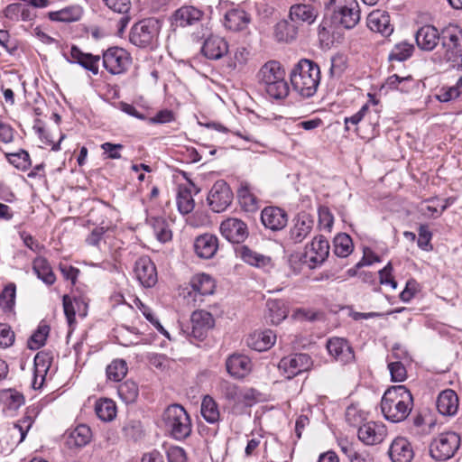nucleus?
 Instances as JSON below:
<instances>
[{
	"label": "nucleus",
	"mask_w": 462,
	"mask_h": 462,
	"mask_svg": "<svg viewBox=\"0 0 462 462\" xmlns=\"http://www.w3.org/2000/svg\"><path fill=\"white\" fill-rule=\"evenodd\" d=\"M405 363L401 361H392L388 364L392 381L393 382H403L407 378V371L405 368Z\"/></svg>",
	"instance_id": "obj_58"
},
{
	"label": "nucleus",
	"mask_w": 462,
	"mask_h": 462,
	"mask_svg": "<svg viewBox=\"0 0 462 462\" xmlns=\"http://www.w3.org/2000/svg\"><path fill=\"white\" fill-rule=\"evenodd\" d=\"M260 393L254 388L241 387L238 407H251L257 402Z\"/></svg>",
	"instance_id": "obj_56"
},
{
	"label": "nucleus",
	"mask_w": 462,
	"mask_h": 462,
	"mask_svg": "<svg viewBox=\"0 0 462 462\" xmlns=\"http://www.w3.org/2000/svg\"><path fill=\"white\" fill-rule=\"evenodd\" d=\"M414 47L412 44L402 42L394 45L389 53L388 59L390 61H404L412 55Z\"/></svg>",
	"instance_id": "obj_50"
},
{
	"label": "nucleus",
	"mask_w": 462,
	"mask_h": 462,
	"mask_svg": "<svg viewBox=\"0 0 462 462\" xmlns=\"http://www.w3.org/2000/svg\"><path fill=\"white\" fill-rule=\"evenodd\" d=\"M327 8L334 23L346 29L354 28L360 21V8L356 0H330Z\"/></svg>",
	"instance_id": "obj_5"
},
{
	"label": "nucleus",
	"mask_w": 462,
	"mask_h": 462,
	"mask_svg": "<svg viewBox=\"0 0 462 462\" xmlns=\"http://www.w3.org/2000/svg\"><path fill=\"white\" fill-rule=\"evenodd\" d=\"M95 411L97 417L103 421H110L116 415V403L110 399H102L97 402Z\"/></svg>",
	"instance_id": "obj_46"
},
{
	"label": "nucleus",
	"mask_w": 462,
	"mask_h": 462,
	"mask_svg": "<svg viewBox=\"0 0 462 462\" xmlns=\"http://www.w3.org/2000/svg\"><path fill=\"white\" fill-rule=\"evenodd\" d=\"M215 319L211 313L206 310H195L190 317V326L182 331L188 337L202 341L208 332L214 327Z\"/></svg>",
	"instance_id": "obj_9"
},
{
	"label": "nucleus",
	"mask_w": 462,
	"mask_h": 462,
	"mask_svg": "<svg viewBox=\"0 0 462 462\" xmlns=\"http://www.w3.org/2000/svg\"><path fill=\"white\" fill-rule=\"evenodd\" d=\"M168 462H186L187 453L185 449L179 446H171L167 452Z\"/></svg>",
	"instance_id": "obj_64"
},
{
	"label": "nucleus",
	"mask_w": 462,
	"mask_h": 462,
	"mask_svg": "<svg viewBox=\"0 0 462 462\" xmlns=\"http://www.w3.org/2000/svg\"><path fill=\"white\" fill-rule=\"evenodd\" d=\"M165 430L175 440H184L192 431V423L187 411L180 404L169 405L162 413Z\"/></svg>",
	"instance_id": "obj_3"
},
{
	"label": "nucleus",
	"mask_w": 462,
	"mask_h": 462,
	"mask_svg": "<svg viewBox=\"0 0 462 462\" xmlns=\"http://www.w3.org/2000/svg\"><path fill=\"white\" fill-rule=\"evenodd\" d=\"M194 41H200L205 39L201 48L202 53L210 60H218L226 55L228 51V44L225 39L211 35L210 30L208 25L201 24V31L192 33Z\"/></svg>",
	"instance_id": "obj_6"
},
{
	"label": "nucleus",
	"mask_w": 462,
	"mask_h": 462,
	"mask_svg": "<svg viewBox=\"0 0 462 462\" xmlns=\"http://www.w3.org/2000/svg\"><path fill=\"white\" fill-rule=\"evenodd\" d=\"M436 405L440 414L453 416L458 410V397L455 391L447 389L439 394Z\"/></svg>",
	"instance_id": "obj_28"
},
{
	"label": "nucleus",
	"mask_w": 462,
	"mask_h": 462,
	"mask_svg": "<svg viewBox=\"0 0 462 462\" xmlns=\"http://www.w3.org/2000/svg\"><path fill=\"white\" fill-rule=\"evenodd\" d=\"M117 393L125 403H134L139 395V388L135 382L127 380L118 386Z\"/></svg>",
	"instance_id": "obj_45"
},
{
	"label": "nucleus",
	"mask_w": 462,
	"mask_h": 462,
	"mask_svg": "<svg viewBox=\"0 0 462 462\" xmlns=\"http://www.w3.org/2000/svg\"><path fill=\"white\" fill-rule=\"evenodd\" d=\"M261 221L265 228L280 231L287 226L288 214L279 207H265L261 212Z\"/></svg>",
	"instance_id": "obj_16"
},
{
	"label": "nucleus",
	"mask_w": 462,
	"mask_h": 462,
	"mask_svg": "<svg viewBox=\"0 0 462 462\" xmlns=\"http://www.w3.org/2000/svg\"><path fill=\"white\" fill-rule=\"evenodd\" d=\"M49 332L50 327L48 325H40L29 338L28 347L32 350L39 349L45 344Z\"/></svg>",
	"instance_id": "obj_51"
},
{
	"label": "nucleus",
	"mask_w": 462,
	"mask_h": 462,
	"mask_svg": "<svg viewBox=\"0 0 462 462\" xmlns=\"http://www.w3.org/2000/svg\"><path fill=\"white\" fill-rule=\"evenodd\" d=\"M190 286L192 291H189V295L191 296L192 292H194L195 297L198 295L201 297L213 294L216 288V283L210 275L206 273H199L191 278ZM193 300L196 302L197 299L194 298Z\"/></svg>",
	"instance_id": "obj_29"
},
{
	"label": "nucleus",
	"mask_w": 462,
	"mask_h": 462,
	"mask_svg": "<svg viewBox=\"0 0 462 462\" xmlns=\"http://www.w3.org/2000/svg\"><path fill=\"white\" fill-rule=\"evenodd\" d=\"M134 272L140 283L145 288L153 287L158 281L155 264L148 256L138 258Z\"/></svg>",
	"instance_id": "obj_15"
},
{
	"label": "nucleus",
	"mask_w": 462,
	"mask_h": 462,
	"mask_svg": "<svg viewBox=\"0 0 462 462\" xmlns=\"http://www.w3.org/2000/svg\"><path fill=\"white\" fill-rule=\"evenodd\" d=\"M82 12L79 6H68L55 12H50L48 16L51 21L71 23L81 17Z\"/></svg>",
	"instance_id": "obj_42"
},
{
	"label": "nucleus",
	"mask_w": 462,
	"mask_h": 462,
	"mask_svg": "<svg viewBox=\"0 0 462 462\" xmlns=\"http://www.w3.org/2000/svg\"><path fill=\"white\" fill-rule=\"evenodd\" d=\"M257 78L259 84L263 86L269 82L285 79V71L279 61L269 60L261 67Z\"/></svg>",
	"instance_id": "obj_23"
},
{
	"label": "nucleus",
	"mask_w": 462,
	"mask_h": 462,
	"mask_svg": "<svg viewBox=\"0 0 462 462\" xmlns=\"http://www.w3.org/2000/svg\"><path fill=\"white\" fill-rule=\"evenodd\" d=\"M460 445V437L453 431L441 433L436 438L430 447L432 458L445 461L452 457Z\"/></svg>",
	"instance_id": "obj_7"
},
{
	"label": "nucleus",
	"mask_w": 462,
	"mask_h": 462,
	"mask_svg": "<svg viewBox=\"0 0 462 462\" xmlns=\"http://www.w3.org/2000/svg\"><path fill=\"white\" fill-rule=\"evenodd\" d=\"M70 62L80 65L84 69L91 71L94 75L98 73L99 56L84 53L77 46H72L70 50Z\"/></svg>",
	"instance_id": "obj_31"
},
{
	"label": "nucleus",
	"mask_w": 462,
	"mask_h": 462,
	"mask_svg": "<svg viewBox=\"0 0 462 462\" xmlns=\"http://www.w3.org/2000/svg\"><path fill=\"white\" fill-rule=\"evenodd\" d=\"M218 248V239L211 234H203L198 236L194 242V250L200 258L210 259L215 255Z\"/></svg>",
	"instance_id": "obj_25"
},
{
	"label": "nucleus",
	"mask_w": 462,
	"mask_h": 462,
	"mask_svg": "<svg viewBox=\"0 0 462 462\" xmlns=\"http://www.w3.org/2000/svg\"><path fill=\"white\" fill-rule=\"evenodd\" d=\"M6 157L8 162L18 170L24 171L31 166L30 155L24 150H21L15 153H7Z\"/></svg>",
	"instance_id": "obj_54"
},
{
	"label": "nucleus",
	"mask_w": 462,
	"mask_h": 462,
	"mask_svg": "<svg viewBox=\"0 0 462 462\" xmlns=\"http://www.w3.org/2000/svg\"><path fill=\"white\" fill-rule=\"evenodd\" d=\"M32 270L37 277L47 285H52L56 276L48 260L44 257H36L32 262Z\"/></svg>",
	"instance_id": "obj_36"
},
{
	"label": "nucleus",
	"mask_w": 462,
	"mask_h": 462,
	"mask_svg": "<svg viewBox=\"0 0 462 462\" xmlns=\"http://www.w3.org/2000/svg\"><path fill=\"white\" fill-rule=\"evenodd\" d=\"M240 390V386L226 380L221 381L218 385L221 396L236 407H238Z\"/></svg>",
	"instance_id": "obj_44"
},
{
	"label": "nucleus",
	"mask_w": 462,
	"mask_h": 462,
	"mask_svg": "<svg viewBox=\"0 0 462 462\" xmlns=\"http://www.w3.org/2000/svg\"><path fill=\"white\" fill-rule=\"evenodd\" d=\"M177 207L182 215L190 213L195 206L191 190L187 187H180L177 195Z\"/></svg>",
	"instance_id": "obj_47"
},
{
	"label": "nucleus",
	"mask_w": 462,
	"mask_h": 462,
	"mask_svg": "<svg viewBox=\"0 0 462 462\" xmlns=\"http://www.w3.org/2000/svg\"><path fill=\"white\" fill-rule=\"evenodd\" d=\"M91 439L90 428L85 424H80L69 432L67 443L70 448H82L88 445Z\"/></svg>",
	"instance_id": "obj_34"
},
{
	"label": "nucleus",
	"mask_w": 462,
	"mask_h": 462,
	"mask_svg": "<svg viewBox=\"0 0 462 462\" xmlns=\"http://www.w3.org/2000/svg\"><path fill=\"white\" fill-rule=\"evenodd\" d=\"M297 26L293 22L282 20L274 27V37L278 42H291L296 38Z\"/></svg>",
	"instance_id": "obj_38"
},
{
	"label": "nucleus",
	"mask_w": 462,
	"mask_h": 462,
	"mask_svg": "<svg viewBox=\"0 0 462 462\" xmlns=\"http://www.w3.org/2000/svg\"><path fill=\"white\" fill-rule=\"evenodd\" d=\"M172 20L180 27L193 26L205 20V12L193 5H183L173 13Z\"/></svg>",
	"instance_id": "obj_17"
},
{
	"label": "nucleus",
	"mask_w": 462,
	"mask_h": 462,
	"mask_svg": "<svg viewBox=\"0 0 462 462\" xmlns=\"http://www.w3.org/2000/svg\"><path fill=\"white\" fill-rule=\"evenodd\" d=\"M432 238V233L430 231L427 225H420L419 227V237H418V246L424 251L432 250V245H430V240Z\"/></svg>",
	"instance_id": "obj_59"
},
{
	"label": "nucleus",
	"mask_w": 462,
	"mask_h": 462,
	"mask_svg": "<svg viewBox=\"0 0 462 462\" xmlns=\"http://www.w3.org/2000/svg\"><path fill=\"white\" fill-rule=\"evenodd\" d=\"M318 215L319 225L320 228L330 231L333 226L334 217L330 212L329 208L326 206L319 207L318 210Z\"/></svg>",
	"instance_id": "obj_60"
},
{
	"label": "nucleus",
	"mask_w": 462,
	"mask_h": 462,
	"mask_svg": "<svg viewBox=\"0 0 462 462\" xmlns=\"http://www.w3.org/2000/svg\"><path fill=\"white\" fill-rule=\"evenodd\" d=\"M439 39L440 34L433 25H424L415 34L418 47L427 51H432L439 43Z\"/></svg>",
	"instance_id": "obj_24"
},
{
	"label": "nucleus",
	"mask_w": 462,
	"mask_h": 462,
	"mask_svg": "<svg viewBox=\"0 0 462 462\" xmlns=\"http://www.w3.org/2000/svg\"><path fill=\"white\" fill-rule=\"evenodd\" d=\"M439 34V41L445 51L461 47L460 39L462 37V30L459 26L450 23L446 26Z\"/></svg>",
	"instance_id": "obj_32"
},
{
	"label": "nucleus",
	"mask_w": 462,
	"mask_h": 462,
	"mask_svg": "<svg viewBox=\"0 0 462 462\" xmlns=\"http://www.w3.org/2000/svg\"><path fill=\"white\" fill-rule=\"evenodd\" d=\"M334 254L341 258L347 257L354 250V244L349 235L340 233L333 240Z\"/></svg>",
	"instance_id": "obj_39"
},
{
	"label": "nucleus",
	"mask_w": 462,
	"mask_h": 462,
	"mask_svg": "<svg viewBox=\"0 0 462 462\" xmlns=\"http://www.w3.org/2000/svg\"><path fill=\"white\" fill-rule=\"evenodd\" d=\"M128 366L124 359H115L106 367V373L109 380L120 382L125 378Z\"/></svg>",
	"instance_id": "obj_48"
},
{
	"label": "nucleus",
	"mask_w": 462,
	"mask_h": 462,
	"mask_svg": "<svg viewBox=\"0 0 462 462\" xmlns=\"http://www.w3.org/2000/svg\"><path fill=\"white\" fill-rule=\"evenodd\" d=\"M251 23V15L243 9L234 8L225 14V27L233 32L243 31Z\"/></svg>",
	"instance_id": "obj_27"
},
{
	"label": "nucleus",
	"mask_w": 462,
	"mask_h": 462,
	"mask_svg": "<svg viewBox=\"0 0 462 462\" xmlns=\"http://www.w3.org/2000/svg\"><path fill=\"white\" fill-rule=\"evenodd\" d=\"M238 199L240 204L246 211H254L258 208V199L247 187H242L238 190Z\"/></svg>",
	"instance_id": "obj_52"
},
{
	"label": "nucleus",
	"mask_w": 462,
	"mask_h": 462,
	"mask_svg": "<svg viewBox=\"0 0 462 462\" xmlns=\"http://www.w3.org/2000/svg\"><path fill=\"white\" fill-rule=\"evenodd\" d=\"M328 254L329 244L328 239L323 236H318L306 246L304 261L310 268L313 269L323 263Z\"/></svg>",
	"instance_id": "obj_11"
},
{
	"label": "nucleus",
	"mask_w": 462,
	"mask_h": 462,
	"mask_svg": "<svg viewBox=\"0 0 462 462\" xmlns=\"http://www.w3.org/2000/svg\"><path fill=\"white\" fill-rule=\"evenodd\" d=\"M106 5L118 14H128L131 8L130 0H103Z\"/></svg>",
	"instance_id": "obj_63"
},
{
	"label": "nucleus",
	"mask_w": 462,
	"mask_h": 462,
	"mask_svg": "<svg viewBox=\"0 0 462 462\" xmlns=\"http://www.w3.org/2000/svg\"><path fill=\"white\" fill-rule=\"evenodd\" d=\"M313 217L306 213L300 212L292 219L287 241L289 244L297 245L302 243L313 229Z\"/></svg>",
	"instance_id": "obj_10"
},
{
	"label": "nucleus",
	"mask_w": 462,
	"mask_h": 462,
	"mask_svg": "<svg viewBox=\"0 0 462 462\" xmlns=\"http://www.w3.org/2000/svg\"><path fill=\"white\" fill-rule=\"evenodd\" d=\"M227 373L234 378L242 379L252 370L251 359L242 354H233L226 361Z\"/></svg>",
	"instance_id": "obj_20"
},
{
	"label": "nucleus",
	"mask_w": 462,
	"mask_h": 462,
	"mask_svg": "<svg viewBox=\"0 0 462 462\" xmlns=\"http://www.w3.org/2000/svg\"><path fill=\"white\" fill-rule=\"evenodd\" d=\"M137 307L143 316L156 328V329L167 338L171 339L169 332L162 326L158 319L155 318L152 310L144 305L139 299L136 300Z\"/></svg>",
	"instance_id": "obj_57"
},
{
	"label": "nucleus",
	"mask_w": 462,
	"mask_h": 462,
	"mask_svg": "<svg viewBox=\"0 0 462 462\" xmlns=\"http://www.w3.org/2000/svg\"><path fill=\"white\" fill-rule=\"evenodd\" d=\"M357 435L365 445H376L383 440L386 430L383 424L369 421L359 427Z\"/></svg>",
	"instance_id": "obj_19"
},
{
	"label": "nucleus",
	"mask_w": 462,
	"mask_h": 462,
	"mask_svg": "<svg viewBox=\"0 0 462 462\" xmlns=\"http://www.w3.org/2000/svg\"><path fill=\"white\" fill-rule=\"evenodd\" d=\"M15 303V285L10 283L5 287L0 294V307L5 311L13 310Z\"/></svg>",
	"instance_id": "obj_53"
},
{
	"label": "nucleus",
	"mask_w": 462,
	"mask_h": 462,
	"mask_svg": "<svg viewBox=\"0 0 462 462\" xmlns=\"http://www.w3.org/2000/svg\"><path fill=\"white\" fill-rule=\"evenodd\" d=\"M5 405L9 410L15 411L19 409L24 403L23 395L14 390H7L2 396Z\"/></svg>",
	"instance_id": "obj_55"
},
{
	"label": "nucleus",
	"mask_w": 462,
	"mask_h": 462,
	"mask_svg": "<svg viewBox=\"0 0 462 462\" xmlns=\"http://www.w3.org/2000/svg\"><path fill=\"white\" fill-rule=\"evenodd\" d=\"M151 226L152 227L154 236L161 243H166L172 237V233L170 228L169 223L162 217H152L149 220Z\"/></svg>",
	"instance_id": "obj_40"
},
{
	"label": "nucleus",
	"mask_w": 462,
	"mask_h": 462,
	"mask_svg": "<svg viewBox=\"0 0 462 462\" xmlns=\"http://www.w3.org/2000/svg\"><path fill=\"white\" fill-rule=\"evenodd\" d=\"M232 199V190L223 180H217L213 184L207 197L208 207L217 213L225 211L231 204Z\"/></svg>",
	"instance_id": "obj_8"
},
{
	"label": "nucleus",
	"mask_w": 462,
	"mask_h": 462,
	"mask_svg": "<svg viewBox=\"0 0 462 462\" xmlns=\"http://www.w3.org/2000/svg\"><path fill=\"white\" fill-rule=\"evenodd\" d=\"M201 415L208 423H216L219 420L220 412L216 401L209 395H206L201 402Z\"/></svg>",
	"instance_id": "obj_41"
},
{
	"label": "nucleus",
	"mask_w": 462,
	"mask_h": 462,
	"mask_svg": "<svg viewBox=\"0 0 462 462\" xmlns=\"http://www.w3.org/2000/svg\"><path fill=\"white\" fill-rule=\"evenodd\" d=\"M292 89L303 98L313 97L320 82L319 65L307 59H301L290 75Z\"/></svg>",
	"instance_id": "obj_2"
},
{
	"label": "nucleus",
	"mask_w": 462,
	"mask_h": 462,
	"mask_svg": "<svg viewBox=\"0 0 462 462\" xmlns=\"http://www.w3.org/2000/svg\"><path fill=\"white\" fill-rule=\"evenodd\" d=\"M328 354L343 365L349 364L355 360V354L347 340L342 337L330 338L327 343Z\"/></svg>",
	"instance_id": "obj_18"
},
{
	"label": "nucleus",
	"mask_w": 462,
	"mask_h": 462,
	"mask_svg": "<svg viewBox=\"0 0 462 462\" xmlns=\"http://www.w3.org/2000/svg\"><path fill=\"white\" fill-rule=\"evenodd\" d=\"M237 255L246 263L258 268L271 264V257L257 253L247 245H242L236 249Z\"/></svg>",
	"instance_id": "obj_33"
},
{
	"label": "nucleus",
	"mask_w": 462,
	"mask_h": 462,
	"mask_svg": "<svg viewBox=\"0 0 462 462\" xmlns=\"http://www.w3.org/2000/svg\"><path fill=\"white\" fill-rule=\"evenodd\" d=\"M276 340V335L271 329L254 331L246 338L247 346L255 351H265L271 348Z\"/></svg>",
	"instance_id": "obj_26"
},
{
	"label": "nucleus",
	"mask_w": 462,
	"mask_h": 462,
	"mask_svg": "<svg viewBox=\"0 0 462 462\" xmlns=\"http://www.w3.org/2000/svg\"><path fill=\"white\" fill-rule=\"evenodd\" d=\"M444 58L452 68L462 70V47L452 51H446Z\"/></svg>",
	"instance_id": "obj_61"
},
{
	"label": "nucleus",
	"mask_w": 462,
	"mask_h": 462,
	"mask_svg": "<svg viewBox=\"0 0 462 462\" xmlns=\"http://www.w3.org/2000/svg\"><path fill=\"white\" fill-rule=\"evenodd\" d=\"M413 406V398L405 385L388 388L381 401V410L384 418L391 422L404 420Z\"/></svg>",
	"instance_id": "obj_1"
},
{
	"label": "nucleus",
	"mask_w": 462,
	"mask_h": 462,
	"mask_svg": "<svg viewBox=\"0 0 462 462\" xmlns=\"http://www.w3.org/2000/svg\"><path fill=\"white\" fill-rule=\"evenodd\" d=\"M411 81H412V78L411 76L400 77L397 74H393L386 79L385 84L391 89H398L402 92H407L408 88H402V87H401V84L411 83Z\"/></svg>",
	"instance_id": "obj_62"
},
{
	"label": "nucleus",
	"mask_w": 462,
	"mask_h": 462,
	"mask_svg": "<svg viewBox=\"0 0 462 462\" xmlns=\"http://www.w3.org/2000/svg\"><path fill=\"white\" fill-rule=\"evenodd\" d=\"M262 88L270 97L277 100L285 98L290 91L288 83L285 79L276 82H269L268 84L262 86Z\"/></svg>",
	"instance_id": "obj_49"
},
{
	"label": "nucleus",
	"mask_w": 462,
	"mask_h": 462,
	"mask_svg": "<svg viewBox=\"0 0 462 462\" xmlns=\"http://www.w3.org/2000/svg\"><path fill=\"white\" fill-rule=\"evenodd\" d=\"M103 65L109 73L121 74L129 65V55L122 48H109L103 54Z\"/></svg>",
	"instance_id": "obj_14"
},
{
	"label": "nucleus",
	"mask_w": 462,
	"mask_h": 462,
	"mask_svg": "<svg viewBox=\"0 0 462 462\" xmlns=\"http://www.w3.org/2000/svg\"><path fill=\"white\" fill-rule=\"evenodd\" d=\"M161 23L156 18H146L134 23L131 28L129 40L134 45L153 50L158 45Z\"/></svg>",
	"instance_id": "obj_4"
},
{
	"label": "nucleus",
	"mask_w": 462,
	"mask_h": 462,
	"mask_svg": "<svg viewBox=\"0 0 462 462\" xmlns=\"http://www.w3.org/2000/svg\"><path fill=\"white\" fill-rule=\"evenodd\" d=\"M367 26L371 31L379 32L385 37L390 36L393 32L388 13L382 10H374L369 14Z\"/></svg>",
	"instance_id": "obj_21"
},
{
	"label": "nucleus",
	"mask_w": 462,
	"mask_h": 462,
	"mask_svg": "<svg viewBox=\"0 0 462 462\" xmlns=\"http://www.w3.org/2000/svg\"><path fill=\"white\" fill-rule=\"evenodd\" d=\"M270 322L274 325L280 324L288 316V310L285 302L282 300H268L266 302Z\"/></svg>",
	"instance_id": "obj_37"
},
{
	"label": "nucleus",
	"mask_w": 462,
	"mask_h": 462,
	"mask_svg": "<svg viewBox=\"0 0 462 462\" xmlns=\"http://www.w3.org/2000/svg\"><path fill=\"white\" fill-rule=\"evenodd\" d=\"M219 229L221 235L233 244H241L249 236L247 225L236 217H229L222 221Z\"/></svg>",
	"instance_id": "obj_13"
},
{
	"label": "nucleus",
	"mask_w": 462,
	"mask_h": 462,
	"mask_svg": "<svg viewBox=\"0 0 462 462\" xmlns=\"http://www.w3.org/2000/svg\"><path fill=\"white\" fill-rule=\"evenodd\" d=\"M312 365L308 354H292L281 359L279 368L284 372L287 378H293L299 374L308 371Z\"/></svg>",
	"instance_id": "obj_12"
},
{
	"label": "nucleus",
	"mask_w": 462,
	"mask_h": 462,
	"mask_svg": "<svg viewBox=\"0 0 462 462\" xmlns=\"http://www.w3.org/2000/svg\"><path fill=\"white\" fill-rule=\"evenodd\" d=\"M52 362V354L51 352L41 351L38 352L34 357V376L36 379L38 376L43 381L44 376L48 373Z\"/></svg>",
	"instance_id": "obj_43"
},
{
	"label": "nucleus",
	"mask_w": 462,
	"mask_h": 462,
	"mask_svg": "<svg viewBox=\"0 0 462 462\" xmlns=\"http://www.w3.org/2000/svg\"><path fill=\"white\" fill-rule=\"evenodd\" d=\"M290 18L294 23H308L310 24L316 20L317 12L315 8L310 5H294L291 7Z\"/></svg>",
	"instance_id": "obj_35"
},
{
	"label": "nucleus",
	"mask_w": 462,
	"mask_h": 462,
	"mask_svg": "<svg viewBox=\"0 0 462 462\" xmlns=\"http://www.w3.org/2000/svg\"><path fill=\"white\" fill-rule=\"evenodd\" d=\"M389 455L393 462H411L414 453L408 439L398 437L392 442Z\"/></svg>",
	"instance_id": "obj_22"
},
{
	"label": "nucleus",
	"mask_w": 462,
	"mask_h": 462,
	"mask_svg": "<svg viewBox=\"0 0 462 462\" xmlns=\"http://www.w3.org/2000/svg\"><path fill=\"white\" fill-rule=\"evenodd\" d=\"M32 423V418L29 415H24L8 428L9 437L13 445L18 446L25 439Z\"/></svg>",
	"instance_id": "obj_30"
}]
</instances>
